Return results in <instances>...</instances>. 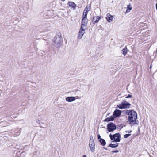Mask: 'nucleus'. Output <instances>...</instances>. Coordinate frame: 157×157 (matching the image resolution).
Returning <instances> with one entry per match:
<instances>
[{
  "label": "nucleus",
  "mask_w": 157,
  "mask_h": 157,
  "mask_svg": "<svg viewBox=\"0 0 157 157\" xmlns=\"http://www.w3.org/2000/svg\"><path fill=\"white\" fill-rule=\"evenodd\" d=\"M122 128H123V126H122L121 127V128H120V129H121Z\"/></svg>",
  "instance_id": "nucleus-39"
},
{
  "label": "nucleus",
  "mask_w": 157,
  "mask_h": 157,
  "mask_svg": "<svg viewBox=\"0 0 157 157\" xmlns=\"http://www.w3.org/2000/svg\"><path fill=\"white\" fill-rule=\"evenodd\" d=\"M121 103H127L126 101L125 100H123Z\"/></svg>",
  "instance_id": "nucleus-30"
},
{
  "label": "nucleus",
  "mask_w": 157,
  "mask_h": 157,
  "mask_svg": "<svg viewBox=\"0 0 157 157\" xmlns=\"http://www.w3.org/2000/svg\"><path fill=\"white\" fill-rule=\"evenodd\" d=\"M125 114L128 116V120L130 124L133 123L137 119V113L134 110H126Z\"/></svg>",
  "instance_id": "nucleus-1"
},
{
  "label": "nucleus",
  "mask_w": 157,
  "mask_h": 157,
  "mask_svg": "<svg viewBox=\"0 0 157 157\" xmlns=\"http://www.w3.org/2000/svg\"><path fill=\"white\" fill-rule=\"evenodd\" d=\"M118 146V143H117V144L116 143L115 144H112V143H111L109 144V147H110L111 148H116Z\"/></svg>",
  "instance_id": "nucleus-16"
},
{
  "label": "nucleus",
  "mask_w": 157,
  "mask_h": 157,
  "mask_svg": "<svg viewBox=\"0 0 157 157\" xmlns=\"http://www.w3.org/2000/svg\"><path fill=\"white\" fill-rule=\"evenodd\" d=\"M113 16L110 13H108L107 17H106V19L109 22H111L113 20Z\"/></svg>",
  "instance_id": "nucleus-10"
},
{
  "label": "nucleus",
  "mask_w": 157,
  "mask_h": 157,
  "mask_svg": "<svg viewBox=\"0 0 157 157\" xmlns=\"http://www.w3.org/2000/svg\"><path fill=\"white\" fill-rule=\"evenodd\" d=\"M152 67V66H151V65L150 67V68H151Z\"/></svg>",
  "instance_id": "nucleus-36"
},
{
  "label": "nucleus",
  "mask_w": 157,
  "mask_h": 157,
  "mask_svg": "<svg viewBox=\"0 0 157 157\" xmlns=\"http://www.w3.org/2000/svg\"><path fill=\"white\" fill-rule=\"evenodd\" d=\"M99 142L101 144L102 146H104L106 145V142L105 140L103 139H100L99 140Z\"/></svg>",
  "instance_id": "nucleus-15"
},
{
  "label": "nucleus",
  "mask_w": 157,
  "mask_h": 157,
  "mask_svg": "<svg viewBox=\"0 0 157 157\" xmlns=\"http://www.w3.org/2000/svg\"><path fill=\"white\" fill-rule=\"evenodd\" d=\"M115 117L113 115L112 116H111L110 117H108L107 118H106L104 120V122H109L110 121H114Z\"/></svg>",
  "instance_id": "nucleus-12"
},
{
  "label": "nucleus",
  "mask_w": 157,
  "mask_h": 157,
  "mask_svg": "<svg viewBox=\"0 0 157 157\" xmlns=\"http://www.w3.org/2000/svg\"><path fill=\"white\" fill-rule=\"evenodd\" d=\"M65 0H61V1H63V2H64L65 1Z\"/></svg>",
  "instance_id": "nucleus-37"
},
{
  "label": "nucleus",
  "mask_w": 157,
  "mask_h": 157,
  "mask_svg": "<svg viewBox=\"0 0 157 157\" xmlns=\"http://www.w3.org/2000/svg\"><path fill=\"white\" fill-rule=\"evenodd\" d=\"M97 138L98 139V140H100V139H102V138H101V136L99 134H98L97 135Z\"/></svg>",
  "instance_id": "nucleus-26"
},
{
  "label": "nucleus",
  "mask_w": 157,
  "mask_h": 157,
  "mask_svg": "<svg viewBox=\"0 0 157 157\" xmlns=\"http://www.w3.org/2000/svg\"><path fill=\"white\" fill-rule=\"evenodd\" d=\"M138 123V121H136V120L135 121L133 122V123H132L131 124V126H132V125H133L134 124H137Z\"/></svg>",
  "instance_id": "nucleus-21"
},
{
  "label": "nucleus",
  "mask_w": 157,
  "mask_h": 157,
  "mask_svg": "<svg viewBox=\"0 0 157 157\" xmlns=\"http://www.w3.org/2000/svg\"><path fill=\"white\" fill-rule=\"evenodd\" d=\"M90 6H87L85 8L84 10L85 11H89L90 10Z\"/></svg>",
  "instance_id": "nucleus-19"
},
{
  "label": "nucleus",
  "mask_w": 157,
  "mask_h": 157,
  "mask_svg": "<svg viewBox=\"0 0 157 157\" xmlns=\"http://www.w3.org/2000/svg\"><path fill=\"white\" fill-rule=\"evenodd\" d=\"M82 157H87V156L86 155H84Z\"/></svg>",
  "instance_id": "nucleus-32"
},
{
  "label": "nucleus",
  "mask_w": 157,
  "mask_h": 157,
  "mask_svg": "<svg viewBox=\"0 0 157 157\" xmlns=\"http://www.w3.org/2000/svg\"><path fill=\"white\" fill-rule=\"evenodd\" d=\"M87 15L86 14H83L82 18H87Z\"/></svg>",
  "instance_id": "nucleus-22"
},
{
  "label": "nucleus",
  "mask_w": 157,
  "mask_h": 157,
  "mask_svg": "<svg viewBox=\"0 0 157 157\" xmlns=\"http://www.w3.org/2000/svg\"><path fill=\"white\" fill-rule=\"evenodd\" d=\"M131 104L129 103H121L117 105V107L120 109H124L129 108L131 105Z\"/></svg>",
  "instance_id": "nucleus-6"
},
{
  "label": "nucleus",
  "mask_w": 157,
  "mask_h": 157,
  "mask_svg": "<svg viewBox=\"0 0 157 157\" xmlns=\"http://www.w3.org/2000/svg\"><path fill=\"white\" fill-rule=\"evenodd\" d=\"M89 145L91 151L92 153L94 152L95 151V145L94 142H93V141H92L91 142L90 141V142H89Z\"/></svg>",
  "instance_id": "nucleus-7"
},
{
  "label": "nucleus",
  "mask_w": 157,
  "mask_h": 157,
  "mask_svg": "<svg viewBox=\"0 0 157 157\" xmlns=\"http://www.w3.org/2000/svg\"><path fill=\"white\" fill-rule=\"evenodd\" d=\"M76 99L75 97L73 96L68 97L66 98V100L68 102H71Z\"/></svg>",
  "instance_id": "nucleus-11"
},
{
  "label": "nucleus",
  "mask_w": 157,
  "mask_h": 157,
  "mask_svg": "<svg viewBox=\"0 0 157 157\" xmlns=\"http://www.w3.org/2000/svg\"><path fill=\"white\" fill-rule=\"evenodd\" d=\"M101 16H97L96 17H94L92 21V22L93 24H94L97 23L99 20L101 19Z\"/></svg>",
  "instance_id": "nucleus-9"
},
{
  "label": "nucleus",
  "mask_w": 157,
  "mask_h": 157,
  "mask_svg": "<svg viewBox=\"0 0 157 157\" xmlns=\"http://www.w3.org/2000/svg\"><path fill=\"white\" fill-rule=\"evenodd\" d=\"M16 115L17 114H14L13 115V117H17V116L16 115Z\"/></svg>",
  "instance_id": "nucleus-31"
},
{
  "label": "nucleus",
  "mask_w": 157,
  "mask_h": 157,
  "mask_svg": "<svg viewBox=\"0 0 157 157\" xmlns=\"http://www.w3.org/2000/svg\"><path fill=\"white\" fill-rule=\"evenodd\" d=\"M109 113H108L107 114V115H109Z\"/></svg>",
  "instance_id": "nucleus-40"
},
{
  "label": "nucleus",
  "mask_w": 157,
  "mask_h": 157,
  "mask_svg": "<svg viewBox=\"0 0 157 157\" xmlns=\"http://www.w3.org/2000/svg\"><path fill=\"white\" fill-rule=\"evenodd\" d=\"M36 122L39 124H40V121L39 120L37 119L36 120Z\"/></svg>",
  "instance_id": "nucleus-28"
},
{
  "label": "nucleus",
  "mask_w": 157,
  "mask_h": 157,
  "mask_svg": "<svg viewBox=\"0 0 157 157\" xmlns=\"http://www.w3.org/2000/svg\"><path fill=\"white\" fill-rule=\"evenodd\" d=\"M44 40H45V41H47V40H45V39H44Z\"/></svg>",
  "instance_id": "nucleus-41"
},
{
  "label": "nucleus",
  "mask_w": 157,
  "mask_h": 157,
  "mask_svg": "<svg viewBox=\"0 0 157 157\" xmlns=\"http://www.w3.org/2000/svg\"><path fill=\"white\" fill-rule=\"evenodd\" d=\"M109 137L111 140H114L113 142H119L121 140V135L119 133H116L113 135L110 134Z\"/></svg>",
  "instance_id": "nucleus-3"
},
{
  "label": "nucleus",
  "mask_w": 157,
  "mask_h": 157,
  "mask_svg": "<svg viewBox=\"0 0 157 157\" xmlns=\"http://www.w3.org/2000/svg\"><path fill=\"white\" fill-rule=\"evenodd\" d=\"M127 48L126 46H125V47L122 50V53L123 54L124 56H125V55L127 54Z\"/></svg>",
  "instance_id": "nucleus-17"
},
{
  "label": "nucleus",
  "mask_w": 157,
  "mask_h": 157,
  "mask_svg": "<svg viewBox=\"0 0 157 157\" xmlns=\"http://www.w3.org/2000/svg\"><path fill=\"white\" fill-rule=\"evenodd\" d=\"M92 141H93V142H94L93 140V138L92 136L91 137H90V140L89 142H90V141L91 142Z\"/></svg>",
  "instance_id": "nucleus-23"
},
{
  "label": "nucleus",
  "mask_w": 157,
  "mask_h": 157,
  "mask_svg": "<svg viewBox=\"0 0 157 157\" xmlns=\"http://www.w3.org/2000/svg\"><path fill=\"white\" fill-rule=\"evenodd\" d=\"M53 41L54 43L55 46L57 48H59L63 41V39L60 32L57 33L53 39Z\"/></svg>",
  "instance_id": "nucleus-2"
},
{
  "label": "nucleus",
  "mask_w": 157,
  "mask_h": 157,
  "mask_svg": "<svg viewBox=\"0 0 157 157\" xmlns=\"http://www.w3.org/2000/svg\"><path fill=\"white\" fill-rule=\"evenodd\" d=\"M107 128L109 132H112L116 129V125L113 122H110L107 124Z\"/></svg>",
  "instance_id": "nucleus-5"
},
{
  "label": "nucleus",
  "mask_w": 157,
  "mask_h": 157,
  "mask_svg": "<svg viewBox=\"0 0 157 157\" xmlns=\"http://www.w3.org/2000/svg\"><path fill=\"white\" fill-rule=\"evenodd\" d=\"M68 4L70 7L73 8L74 10L75 9L76 5L74 2H69Z\"/></svg>",
  "instance_id": "nucleus-14"
},
{
  "label": "nucleus",
  "mask_w": 157,
  "mask_h": 157,
  "mask_svg": "<svg viewBox=\"0 0 157 157\" xmlns=\"http://www.w3.org/2000/svg\"><path fill=\"white\" fill-rule=\"evenodd\" d=\"M86 26H82V24H81V26L78 35V37L79 39H80L82 38L85 33V30L86 29Z\"/></svg>",
  "instance_id": "nucleus-4"
},
{
  "label": "nucleus",
  "mask_w": 157,
  "mask_h": 157,
  "mask_svg": "<svg viewBox=\"0 0 157 157\" xmlns=\"http://www.w3.org/2000/svg\"><path fill=\"white\" fill-rule=\"evenodd\" d=\"M138 131H140V128H139V127L138 128Z\"/></svg>",
  "instance_id": "nucleus-35"
},
{
  "label": "nucleus",
  "mask_w": 157,
  "mask_h": 157,
  "mask_svg": "<svg viewBox=\"0 0 157 157\" xmlns=\"http://www.w3.org/2000/svg\"><path fill=\"white\" fill-rule=\"evenodd\" d=\"M88 23V19L87 18H83L81 21V24L82 26H86Z\"/></svg>",
  "instance_id": "nucleus-13"
},
{
  "label": "nucleus",
  "mask_w": 157,
  "mask_h": 157,
  "mask_svg": "<svg viewBox=\"0 0 157 157\" xmlns=\"http://www.w3.org/2000/svg\"><path fill=\"white\" fill-rule=\"evenodd\" d=\"M21 131V129L19 130V133H20Z\"/></svg>",
  "instance_id": "nucleus-34"
},
{
  "label": "nucleus",
  "mask_w": 157,
  "mask_h": 157,
  "mask_svg": "<svg viewBox=\"0 0 157 157\" xmlns=\"http://www.w3.org/2000/svg\"><path fill=\"white\" fill-rule=\"evenodd\" d=\"M132 96L130 94H128V96L126 97V98H132Z\"/></svg>",
  "instance_id": "nucleus-24"
},
{
  "label": "nucleus",
  "mask_w": 157,
  "mask_h": 157,
  "mask_svg": "<svg viewBox=\"0 0 157 157\" xmlns=\"http://www.w3.org/2000/svg\"><path fill=\"white\" fill-rule=\"evenodd\" d=\"M119 152V151L118 150H116L113 151H112L113 153H117Z\"/></svg>",
  "instance_id": "nucleus-27"
},
{
  "label": "nucleus",
  "mask_w": 157,
  "mask_h": 157,
  "mask_svg": "<svg viewBox=\"0 0 157 157\" xmlns=\"http://www.w3.org/2000/svg\"><path fill=\"white\" fill-rule=\"evenodd\" d=\"M48 42H46V44H46V46H47V47H48V44H48Z\"/></svg>",
  "instance_id": "nucleus-33"
},
{
  "label": "nucleus",
  "mask_w": 157,
  "mask_h": 157,
  "mask_svg": "<svg viewBox=\"0 0 157 157\" xmlns=\"http://www.w3.org/2000/svg\"><path fill=\"white\" fill-rule=\"evenodd\" d=\"M89 11H85V10H84V11H83V14H88V12Z\"/></svg>",
  "instance_id": "nucleus-25"
},
{
  "label": "nucleus",
  "mask_w": 157,
  "mask_h": 157,
  "mask_svg": "<svg viewBox=\"0 0 157 157\" xmlns=\"http://www.w3.org/2000/svg\"><path fill=\"white\" fill-rule=\"evenodd\" d=\"M131 135V134H127L124 135V138H126L129 137Z\"/></svg>",
  "instance_id": "nucleus-20"
},
{
  "label": "nucleus",
  "mask_w": 157,
  "mask_h": 157,
  "mask_svg": "<svg viewBox=\"0 0 157 157\" xmlns=\"http://www.w3.org/2000/svg\"><path fill=\"white\" fill-rule=\"evenodd\" d=\"M104 149H105V150H107V148H105L104 147H103Z\"/></svg>",
  "instance_id": "nucleus-38"
},
{
  "label": "nucleus",
  "mask_w": 157,
  "mask_h": 157,
  "mask_svg": "<svg viewBox=\"0 0 157 157\" xmlns=\"http://www.w3.org/2000/svg\"><path fill=\"white\" fill-rule=\"evenodd\" d=\"M132 9V7H131L130 5L127 6V9L126 10V13H128Z\"/></svg>",
  "instance_id": "nucleus-18"
},
{
  "label": "nucleus",
  "mask_w": 157,
  "mask_h": 157,
  "mask_svg": "<svg viewBox=\"0 0 157 157\" xmlns=\"http://www.w3.org/2000/svg\"><path fill=\"white\" fill-rule=\"evenodd\" d=\"M121 111L118 109H116L113 112V115L116 118L119 117L121 115Z\"/></svg>",
  "instance_id": "nucleus-8"
},
{
  "label": "nucleus",
  "mask_w": 157,
  "mask_h": 157,
  "mask_svg": "<svg viewBox=\"0 0 157 157\" xmlns=\"http://www.w3.org/2000/svg\"><path fill=\"white\" fill-rule=\"evenodd\" d=\"M132 132V131L131 130H130V131H125V132H128V133H131V132Z\"/></svg>",
  "instance_id": "nucleus-29"
}]
</instances>
